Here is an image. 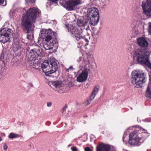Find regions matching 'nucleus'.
<instances>
[{"mask_svg": "<svg viewBox=\"0 0 151 151\" xmlns=\"http://www.w3.org/2000/svg\"><path fill=\"white\" fill-rule=\"evenodd\" d=\"M4 0H0V4H3Z\"/></svg>", "mask_w": 151, "mask_h": 151, "instance_id": "nucleus-37", "label": "nucleus"}, {"mask_svg": "<svg viewBox=\"0 0 151 151\" xmlns=\"http://www.w3.org/2000/svg\"><path fill=\"white\" fill-rule=\"evenodd\" d=\"M81 0H60V3L63 6L68 8L69 10H73L75 7L81 3Z\"/></svg>", "mask_w": 151, "mask_h": 151, "instance_id": "nucleus-11", "label": "nucleus"}, {"mask_svg": "<svg viewBox=\"0 0 151 151\" xmlns=\"http://www.w3.org/2000/svg\"><path fill=\"white\" fill-rule=\"evenodd\" d=\"M128 51L133 57L134 59L136 60L141 64L146 66V63L142 55V52L140 48H135L133 44H131L128 48Z\"/></svg>", "mask_w": 151, "mask_h": 151, "instance_id": "nucleus-6", "label": "nucleus"}, {"mask_svg": "<svg viewBox=\"0 0 151 151\" xmlns=\"http://www.w3.org/2000/svg\"><path fill=\"white\" fill-rule=\"evenodd\" d=\"M66 110V107H64L63 108V112L62 113L63 114H64V112Z\"/></svg>", "mask_w": 151, "mask_h": 151, "instance_id": "nucleus-36", "label": "nucleus"}, {"mask_svg": "<svg viewBox=\"0 0 151 151\" xmlns=\"http://www.w3.org/2000/svg\"><path fill=\"white\" fill-rule=\"evenodd\" d=\"M40 51H42L40 50H38L37 51V52H40Z\"/></svg>", "mask_w": 151, "mask_h": 151, "instance_id": "nucleus-39", "label": "nucleus"}, {"mask_svg": "<svg viewBox=\"0 0 151 151\" xmlns=\"http://www.w3.org/2000/svg\"><path fill=\"white\" fill-rule=\"evenodd\" d=\"M93 99H92V97H91V96L90 99H89L87 100V101L86 102H85L86 104V105H88L90 103L91 101L92 100H93Z\"/></svg>", "mask_w": 151, "mask_h": 151, "instance_id": "nucleus-25", "label": "nucleus"}, {"mask_svg": "<svg viewBox=\"0 0 151 151\" xmlns=\"http://www.w3.org/2000/svg\"><path fill=\"white\" fill-rule=\"evenodd\" d=\"M149 31L150 33L151 34V22L150 23V25H149Z\"/></svg>", "mask_w": 151, "mask_h": 151, "instance_id": "nucleus-35", "label": "nucleus"}, {"mask_svg": "<svg viewBox=\"0 0 151 151\" xmlns=\"http://www.w3.org/2000/svg\"><path fill=\"white\" fill-rule=\"evenodd\" d=\"M47 106L48 107H51L52 105V103L51 102H48L47 104Z\"/></svg>", "mask_w": 151, "mask_h": 151, "instance_id": "nucleus-34", "label": "nucleus"}, {"mask_svg": "<svg viewBox=\"0 0 151 151\" xmlns=\"http://www.w3.org/2000/svg\"><path fill=\"white\" fill-rule=\"evenodd\" d=\"M109 3V0H101V4L104 7L108 5Z\"/></svg>", "mask_w": 151, "mask_h": 151, "instance_id": "nucleus-22", "label": "nucleus"}, {"mask_svg": "<svg viewBox=\"0 0 151 151\" xmlns=\"http://www.w3.org/2000/svg\"><path fill=\"white\" fill-rule=\"evenodd\" d=\"M22 136L18 134H16L13 133H11L9 134L8 136V137L10 139H13L17 137H19Z\"/></svg>", "mask_w": 151, "mask_h": 151, "instance_id": "nucleus-21", "label": "nucleus"}, {"mask_svg": "<svg viewBox=\"0 0 151 151\" xmlns=\"http://www.w3.org/2000/svg\"><path fill=\"white\" fill-rule=\"evenodd\" d=\"M87 16L90 19V23L92 25L97 24L99 21V14L98 10L94 8L88 9Z\"/></svg>", "mask_w": 151, "mask_h": 151, "instance_id": "nucleus-7", "label": "nucleus"}, {"mask_svg": "<svg viewBox=\"0 0 151 151\" xmlns=\"http://www.w3.org/2000/svg\"><path fill=\"white\" fill-rule=\"evenodd\" d=\"M31 86H33V85L32 84H31Z\"/></svg>", "mask_w": 151, "mask_h": 151, "instance_id": "nucleus-42", "label": "nucleus"}, {"mask_svg": "<svg viewBox=\"0 0 151 151\" xmlns=\"http://www.w3.org/2000/svg\"><path fill=\"white\" fill-rule=\"evenodd\" d=\"M27 38L29 40L32 39L33 37L32 35L31 34H27Z\"/></svg>", "mask_w": 151, "mask_h": 151, "instance_id": "nucleus-30", "label": "nucleus"}, {"mask_svg": "<svg viewBox=\"0 0 151 151\" xmlns=\"http://www.w3.org/2000/svg\"><path fill=\"white\" fill-rule=\"evenodd\" d=\"M83 37L81 39H80V40H83V41H85V42L87 43L85 44L86 45H88V42H89L88 39L85 37V36L83 35Z\"/></svg>", "mask_w": 151, "mask_h": 151, "instance_id": "nucleus-24", "label": "nucleus"}, {"mask_svg": "<svg viewBox=\"0 0 151 151\" xmlns=\"http://www.w3.org/2000/svg\"><path fill=\"white\" fill-rule=\"evenodd\" d=\"M132 83L135 87L140 88L146 81V75L143 73L137 70H133L131 74Z\"/></svg>", "mask_w": 151, "mask_h": 151, "instance_id": "nucleus-4", "label": "nucleus"}, {"mask_svg": "<svg viewBox=\"0 0 151 151\" xmlns=\"http://www.w3.org/2000/svg\"><path fill=\"white\" fill-rule=\"evenodd\" d=\"M112 146L101 143L96 147V151H111Z\"/></svg>", "mask_w": 151, "mask_h": 151, "instance_id": "nucleus-14", "label": "nucleus"}, {"mask_svg": "<svg viewBox=\"0 0 151 151\" xmlns=\"http://www.w3.org/2000/svg\"><path fill=\"white\" fill-rule=\"evenodd\" d=\"M56 33L53 32L51 29H43L40 31L39 36L40 39H42L43 41H48L57 40L56 38Z\"/></svg>", "mask_w": 151, "mask_h": 151, "instance_id": "nucleus-8", "label": "nucleus"}, {"mask_svg": "<svg viewBox=\"0 0 151 151\" xmlns=\"http://www.w3.org/2000/svg\"><path fill=\"white\" fill-rule=\"evenodd\" d=\"M23 10L22 8H17L13 11H11L10 12V15L13 17H15L16 15H19Z\"/></svg>", "mask_w": 151, "mask_h": 151, "instance_id": "nucleus-19", "label": "nucleus"}, {"mask_svg": "<svg viewBox=\"0 0 151 151\" xmlns=\"http://www.w3.org/2000/svg\"><path fill=\"white\" fill-rule=\"evenodd\" d=\"M65 26L68 32L74 37L77 40L79 41L80 39L83 37V34L82 28L74 27L71 24H66Z\"/></svg>", "mask_w": 151, "mask_h": 151, "instance_id": "nucleus-9", "label": "nucleus"}, {"mask_svg": "<svg viewBox=\"0 0 151 151\" xmlns=\"http://www.w3.org/2000/svg\"><path fill=\"white\" fill-rule=\"evenodd\" d=\"M89 29V27L88 26V27H87V28H86V30H88Z\"/></svg>", "mask_w": 151, "mask_h": 151, "instance_id": "nucleus-38", "label": "nucleus"}, {"mask_svg": "<svg viewBox=\"0 0 151 151\" xmlns=\"http://www.w3.org/2000/svg\"><path fill=\"white\" fill-rule=\"evenodd\" d=\"M128 140V137L127 134L126 132H125L124 134L123 137V141L124 142H127Z\"/></svg>", "mask_w": 151, "mask_h": 151, "instance_id": "nucleus-23", "label": "nucleus"}, {"mask_svg": "<svg viewBox=\"0 0 151 151\" xmlns=\"http://www.w3.org/2000/svg\"><path fill=\"white\" fill-rule=\"evenodd\" d=\"M99 88V86H96L94 87L91 95L92 97V99H94L96 95L98 92Z\"/></svg>", "mask_w": 151, "mask_h": 151, "instance_id": "nucleus-20", "label": "nucleus"}, {"mask_svg": "<svg viewBox=\"0 0 151 151\" xmlns=\"http://www.w3.org/2000/svg\"><path fill=\"white\" fill-rule=\"evenodd\" d=\"M88 64H90V62H89V61H88Z\"/></svg>", "mask_w": 151, "mask_h": 151, "instance_id": "nucleus-41", "label": "nucleus"}, {"mask_svg": "<svg viewBox=\"0 0 151 151\" xmlns=\"http://www.w3.org/2000/svg\"><path fill=\"white\" fill-rule=\"evenodd\" d=\"M74 69L73 66H70L68 68L66 69V71L68 72L69 70L72 71Z\"/></svg>", "mask_w": 151, "mask_h": 151, "instance_id": "nucleus-26", "label": "nucleus"}, {"mask_svg": "<svg viewBox=\"0 0 151 151\" xmlns=\"http://www.w3.org/2000/svg\"><path fill=\"white\" fill-rule=\"evenodd\" d=\"M73 21L76 22V24L79 28L84 27L88 23L86 20H83L79 19H75Z\"/></svg>", "mask_w": 151, "mask_h": 151, "instance_id": "nucleus-16", "label": "nucleus"}, {"mask_svg": "<svg viewBox=\"0 0 151 151\" xmlns=\"http://www.w3.org/2000/svg\"><path fill=\"white\" fill-rule=\"evenodd\" d=\"M13 33L12 29L7 28H4L0 29V41L3 43L9 41L10 35Z\"/></svg>", "mask_w": 151, "mask_h": 151, "instance_id": "nucleus-10", "label": "nucleus"}, {"mask_svg": "<svg viewBox=\"0 0 151 151\" xmlns=\"http://www.w3.org/2000/svg\"><path fill=\"white\" fill-rule=\"evenodd\" d=\"M41 67L46 76H56L54 74L57 70L58 65L57 60L53 57L44 62L41 65Z\"/></svg>", "mask_w": 151, "mask_h": 151, "instance_id": "nucleus-2", "label": "nucleus"}, {"mask_svg": "<svg viewBox=\"0 0 151 151\" xmlns=\"http://www.w3.org/2000/svg\"><path fill=\"white\" fill-rule=\"evenodd\" d=\"M143 13L147 16L151 17V0H145L141 5Z\"/></svg>", "mask_w": 151, "mask_h": 151, "instance_id": "nucleus-12", "label": "nucleus"}, {"mask_svg": "<svg viewBox=\"0 0 151 151\" xmlns=\"http://www.w3.org/2000/svg\"><path fill=\"white\" fill-rule=\"evenodd\" d=\"M137 42L140 47L143 57L146 63V66L151 69V63L149 60V56L151 52L147 48L149 43L146 38L143 37H140L137 39Z\"/></svg>", "mask_w": 151, "mask_h": 151, "instance_id": "nucleus-3", "label": "nucleus"}, {"mask_svg": "<svg viewBox=\"0 0 151 151\" xmlns=\"http://www.w3.org/2000/svg\"><path fill=\"white\" fill-rule=\"evenodd\" d=\"M142 121L145 122H151V118H148L142 120Z\"/></svg>", "mask_w": 151, "mask_h": 151, "instance_id": "nucleus-27", "label": "nucleus"}, {"mask_svg": "<svg viewBox=\"0 0 151 151\" xmlns=\"http://www.w3.org/2000/svg\"><path fill=\"white\" fill-rule=\"evenodd\" d=\"M100 31L99 30H97L96 31H95L93 33L94 36H98L99 35V34L100 33Z\"/></svg>", "mask_w": 151, "mask_h": 151, "instance_id": "nucleus-29", "label": "nucleus"}, {"mask_svg": "<svg viewBox=\"0 0 151 151\" xmlns=\"http://www.w3.org/2000/svg\"><path fill=\"white\" fill-rule=\"evenodd\" d=\"M52 85L55 87L54 89L55 91L59 93L61 92L60 89H62V84L60 82L58 81H54L52 83Z\"/></svg>", "mask_w": 151, "mask_h": 151, "instance_id": "nucleus-18", "label": "nucleus"}, {"mask_svg": "<svg viewBox=\"0 0 151 151\" xmlns=\"http://www.w3.org/2000/svg\"><path fill=\"white\" fill-rule=\"evenodd\" d=\"M129 143L131 145L139 146L148 136L147 133H139L135 131L129 135Z\"/></svg>", "mask_w": 151, "mask_h": 151, "instance_id": "nucleus-5", "label": "nucleus"}, {"mask_svg": "<svg viewBox=\"0 0 151 151\" xmlns=\"http://www.w3.org/2000/svg\"><path fill=\"white\" fill-rule=\"evenodd\" d=\"M3 148L5 150H6L8 148L7 145L5 143H4Z\"/></svg>", "mask_w": 151, "mask_h": 151, "instance_id": "nucleus-31", "label": "nucleus"}, {"mask_svg": "<svg viewBox=\"0 0 151 151\" xmlns=\"http://www.w3.org/2000/svg\"><path fill=\"white\" fill-rule=\"evenodd\" d=\"M40 13V11L37 8L31 7L26 12V14H24L21 24L27 30L26 33L32 32L31 28L32 24L35 22L36 17L39 16Z\"/></svg>", "mask_w": 151, "mask_h": 151, "instance_id": "nucleus-1", "label": "nucleus"}, {"mask_svg": "<svg viewBox=\"0 0 151 151\" xmlns=\"http://www.w3.org/2000/svg\"><path fill=\"white\" fill-rule=\"evenodd\" d=\"M71 150L72 151H77V149L75 147H71Z\"/></svg>", "mask_w": 151, "mask_h": 151, "instance_id": "nucleus-32", "label": "nucleus"}, {"mask_svg": "<svg viewBox=\"0 0 151 151\" xmlns=\"http://www.w3.org/2000/svg\"><path fill=\"white\" fill-rule=\"evenodd\" d=\"M88 75V72L87 70H83L77 77V81L80 83H82L85 81L87 79Z\"/></svg>", "mask_w": 151, "mask_h": 151, "instance_id": "nucleus-13", "label": "nucleus"}, {"mask_svg": "<svg viewBox=\"0 0 151 151\" xmlns=\"http://www.w3.org/2000/svg\"><path fill=\"white\" fill-rule=\"evenodd\" d=\"M145 96L148 101H151V82L149 83L145 93Z\"/></svg>", "mask_w": 151, "mask_h": 151, "instance_id": "nucleus-17", "label": "nucleus"}, {"mask_svg": "<svg viewBox=\"0 0 151 151\" xmlns=\"http://www.w3.org/2000/svg\"><path fill=\"white\" fill-rule=\"evenodd\" d=\"M36 0H25L26 2L27 3H34Z\"/></svg>", "mask_w": 151, "mask_h": 151, "instance_id": "nucleus-28", "label": "nucleus"}, {"mask_svg": "<svg viewBox=\"0 0 151 151\" xmlns=\"http://www.w3.org/2000/svg\"><path fill=\"white\" fill-rule=\"evenodd\" d=\"M85 151H92L90 147H87L85 148Z\"/></svg>", "mask_w": 151, "mask_h": 151, "instance_id": "nucleus-33", "label": "nucleus"}, {"mask_svg": "<svg viewBox=\"0 0 151 151\" xmlns=\"http://www.w3.org/2000/svg\"><path fill=\"white\" fill-rule=\"evenodd\" d=\"M2 140V139L1 138V137H0V142Z\"/></svg>", "mask_w": 151, "mask_h": 151, "instance_id": "nucleus-40", "label": "nucleus"}, {"mask_svg": "<svg viewBox=\"0 0 151 151\" xmlns=\"http://www.w3.org/2000/svg\"><path fill=\"white\" fill-rule=\"evenodd\" d=\"M44 44L43 47L46 50H50L53 49L55 45L58 42L57 40H54L48 41H43Z\"/></svg>", "mask_w": 151, "mask_h": 151, "instance_id": "nucleus-15", "label": "nucleus"}]
</instances>
